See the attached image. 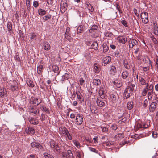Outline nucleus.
Wrapping results in <instances>:
<instances>
[{
  "label": "nucleus",
  "instance_id": "1",
  "mask_svg": "<svg viewBox=\"0 0 158 158\" xmlns=\"http://www.w3.org/2000/svg\"><path fill=\"white\" fill-rule=\"evenodd\" d=\"M139 80L141 84L143 85H146V86L144 88L142 92V94L143 96H145L147 94L148 88V84L146 83V81L142 77H139Z\"/></svg>",
  "mask_w": 158,
  "mask_h": 158
},
{
  "label": "nucleus",
  "instance_id": "2",
  "mask_svg": "<svg viewBox=\"0 0 158 158\" xmlns=\"http://www.w3.org/2000/svg\"><path fill=\"white\" fill-rule=\"evenodd\" d=\"M134 89L130 86H128L125 89L123 96V98L125 99H127L132 95V92Z\"/></svg>",
  "mask_w": 158,
  "mask_h": 158
},
{
  "label": "nucleus",
  "instance_id": "3",
  "mask_svg": "<svg viewBox=\"0 0 158 158\" xmlns=\"http://www.w3.org/2000/svg\"><path fill=\"white\" fill-rule=\"evenodd\" d=\"M49 143L51 148L55 152H59L60 148L54 140H51L49 142Z\"/></svg>",
  "mask_w": 158,
  "mask_h": 158
},
{
  "label": "nucleus",
  "instance_id": "4",
  "mask_svg": "<svg viewBox=\"0 0 158 158\" xmlns=\"http://www.w3.org/2000/svg\"><path fill=\"white\" fill-rule=\"evenodd\" d=\"M83 121V116L82 115L77 114L76 116L75 124L77 125H81Z\"/></svg>",
  "mask_w": 158,
  "mask_h": 158
},
{
  "label": "nucleus",
  "instance_id": "5",
  "mask_svg": "<svg viewBox=\"0 0 158 158\" xmlns=\"http://www.w3.org/2000/svg\"><path fill=\"white\" fill-rule=\"evenodd\" d=\"M141 18L143 23L147 24L149 21L148 14L146 12H143L141 14Z\"/></svg>",
  "mask_w": 158,
  "mask_h": 158
},
{
  "label": "nucleus",
  "instance_id": "6",
  "mask_svg": "<svg viewBox=\"0 0 158 158\" xmlns=\"http://www.w3.org/2000/svg\"><path fill=\"white\" fill-rule=\"evenodd\" d=\"M61 12L64 13L67 9V4L66 1H62L60 4Z\"/></svg>",
  "mask_w": 158,
  "mask_h": 158
},
{
  "label": "nucleus",
  "instance_id": "7",
  "mask_svg": "<svg viewBox=\"0 0 158 158\" xmlns=\"http://www.w3.org/2000/svg\"><path fill=\"white\" fill-rule=\"evenodd\" d=\"M50 69L51 71L54 72L55 73H56L57 75H58L59 73V69L58 66L56 65H53L50 67Z\"/></svg>",
  "mask_w": 158,
  "mask_h": 158
},
{
  "label": "nucleus",
  "instance_id": "8",
  "mask_svg": "<svg viewBox=\"0 0 158 158\" xmlns=\"http://www.w3.org/2000/svg\"><path fill=\"white\" fill-rule=\"evenodd\" d=\"M102 99L101 98H98L96 101L98 106L100 107H103L105 105V103Z\"/></svg>",
  "mask_w": 158,
  "mask_h": 158
},
{
  "label": "nucleus",
  "instance_id": "9",
  "mask_svg": "<svg viewBox=\"0 0 158 158\" xmlns=\"http://www.w3.org/2000/svg\"><path fill=\"white\" fill-rule=\"evenodd\" d=\"M31 145L32 148L36 147L38 149H41L42 148V146L41 144L35 141L32 142L31 143Z\"/></svg>",
  "mask_w": 158,
  "mask_h": 158
},
{
  "label": "nucleus",
  "instance_id": "10",
  "mask_svg": "<svg viewBox=\"0 0 158 158\" xmlns=\"http://www.w3.org/2000/svg\"><path fill=\"white\" fill-rule=\"evenodd\" d=\"M138 43L137 41L134 39L130 40L129 42V47L132 48L134 46L138 44Z\"/></svg>",
  "mask_w": 158,
  "mask_h": 158
},
{
  "label": "nucleus",
  "instance_id": "11",
  "mask_svg": "<svg viewBox=\"0 0 158 158\" xmlns=\"http://www.w3.org/2000/svg\"><path fill=\"white\" fill-rule=\"evenodd\" d=\"M117 40L120 43L124 44L127 41V39L123 36H119L117 38Z\"/></svg>",
  "mask_w": 158,
  "mask_h": 158
},
{
  "label": "nucleus",
  "instance_id": "12",
  "mask_svg": "<svg viewBox=\"0 0 158 158\" xmlns=\"http://www.w3.org/2000/svg\"><path fill=\"white\" fill-rule=\"evenodd\" d=\"M30 123L32 124L36 125L39 123V121L37 119L33 117H31L29 118Z\"/></svg>",
  "mask_w": 158,
  "mask_h": 158
},
{
  "label": "nucleus",
  "instance_id": "13",
  "mask_svg": "<svg viewBox=\"0 0 158 158\" xmlns=\"http://www.w3.org/2000/svg\"><path fill=\"white\" fill-rule=\"evenodd\" d=\"M98 94L102 98H104L106 96V94L102 87L100 88Z\"/></svg>",
  "mask_w": 158,
  "mask_h": 158
},
{
  "label": "nucleus",
  "instance_id": "14",
  "mask_svg": "<svg viewBox=\"0 0 158 158\" xmlns=\"http://www.w3.org/2000/svg\"><path fill=\"white\" fill-rule=\"evenodd\" d=\"M111 83H113L115 86L118 88L120 87L122 85V84L121 82L118 80H112V81L111 82Z\"/></svg>",
  "mask_w": 158,
  "mask_h": 158
},
{
  "label": "nucleus",
  "instance_id": "15",
  "mask_svg": "<svg viewBox=\"0 0 158 158\" xmlns=\"http://www.w3.org/2000/svg\"><path fill=\"white\" fill-rule=\"evenodd\" d=\"M117 96L113 94H111L110 95V100L113 103L116 102L117 101Z\"/></svg>",
  "mask_w": 158,
  "mask_h": 158
},
{
  "label": "nucleus",
  "instance_id": "16",
  "mask_svg": "<svg viewBox=\"0 0 158 158\" xmlns=\"http://www.w3.org/2000/svg\"><path fill=\"white\" fill-rule=\"evenodd\" d=\"M157 105V104L156 102H152L150 105L149 108V111L152 112L154 111L156 108V106Z\"/></svg>",
  "mask_w": 158,
  "mask_h": 158
},
{
  "label": "nucleus",
  "instance_id": "17",
  "mask_svg": "<svg viewBox=\"0 0 158 158\" xmlns=\"http://www.w3.org/2000/svg\"><path fill=\"white\" fill-rule=\"evenodd\" d=\"M30 112L35 114H38L39 113L38 109L35 107H32L29 109Z\"/></svg>",
  "mask_w": 158,
  "mask_h": 158
},
{
  "label": "nucleus",
  "instance_id": "18",
  "mask_svg": "<svg viewBox=\"0 0 158 158\" xmlns=\"http://www.w3.org/2000/svg\"><path fill=\"white\" fill-rule=\"evenodd\" d=\"M43 48L46 50H48L50 48V46L48 42H44L43 44Z\"/></svg>",
  "mask_w": 158,
  "mask_h": 158
},
{
  "label": "nucleus",
  "instance_id": "19",
  "mask_svg": "<svg viewBox=\"0 0 158 158\" xmlns=\"http://www.w3.org/2000/svg\"><path fill=\"white\" fill-rule=\"evenodd\" d=\"M25 131L27 133H30L32 134L35 133V131L33 128L31 127H27L25 129Z\"/></svg>",
  "mask_w": 158,
  "mask_h": 158
},
{
  "label": "nucleus",
  "instance_id": "20",
  "mask_svg": "<svg viewBox=\"0 0 158 158\" xmlns=\"http://www.w3.org/2000/svg\"><path fill=\"white\" fill-rule=\"evenodd\" d=\"M85 27L83 25H81L79 26L77 29V34H79L82 32L84 31Z\"/></svg>",
  "mask_w": 158,
  "mask_h": 158
},
{
  "label": "nucleus",
  "instance_id": "21",
  "mask_svg": "<svg viewBox=\"0 0 158 158\" xmlns=\"http://www.w3.org/2000/svg\"><path fill=\"white\" fill-rule=\"evenodd\" d=\"M153 31L154 34L156 35H158V27L156 23H154Z\"/></svg>",
  "mask_w": 158,
  "mask_h": 158
},
{
  "label": "nucleus",
  "instance_id": "22",
  "mask_svg": "<svg viewBox=\"0 0 158 158\" xmlns=\"http://www.w3.org/2000/svg\"><path fill=\"white\" fill-rule=\"evenodd\" d=\"M67 129V128L65 127H64L63 128L60 127L59 128V133L63 136L65 133Z\"/></svg>",
  "mask_w": 158,
  "mask_h": 158
},
{
  "label": "nucleus",
  "instance_id": "23",
  "mask_svg": "<svg viewBox=\"0 0 158 158\" xmlns=\"http://www.w3.org/2000/svg\"><path fill=\"white\" fill-rule=\"evenodd\" d=\"M43 68V66L40 64V63H38L37 66V73L39 74H40Z\"/></svg>",
  "mask_w": 158,
  "mask_h": 158
},
{
  "label": "nucleus",
  "instance_id": "24",
  "mask_svg": "<svg viewBox=\"0 0 158 158\" xmlns=\"http://www.w3.org/2000/svg\"><path fill=\"white\" fill-rule=\"evenodd\" d=\"M6 94V89H0V97H3Z\"/></svg>",
  "mask_w": 158,
  "mask_h": 158
},
{
  "label": "nucleus",
  "instance_id": "25",
  "mask_svg": "<svg viewBox=\"0 0 158 158\" xmlns=\"http://www.w3.org/2000/svg\"><path fill=\"white\" fill-rule=\"evenodd\" d=\"M148 99H150L152 98L153 94H155V93L153 92L154 90L148 89Z\"/></svg>",
  "mask_w": 158,
  "mask_h": 158
},
{
  "label": "nucleus",
  "instance_id": "26",
  "mask_svg": "<svg viewBox=\"0 0 158 158\" xmlns=\"http://www.w3.org/2000/svg\"><path fill=\"white\" fill-rule=\"evenodd\" d=\"M27 84L28 86L31 87H33L34 86V84L33 81H32L29 79H28L27 80Z\"/></svg>",
  "mask_w": 158,
  "mask_h": 158
},
{
  "label": "nucleus",
  "instance_id": "27",
  "mask_svg": "<svg viewBox=\"0 0 158 158\" xmlns=\"http://www.w3.org/2000/svg\"><path fill=\"white\" fill-rule=\"evenodd\" d=\"M93 83L95 85L98 86L101 84V82L99 79H94L93 80Z\"/></svg>",
  "mask_w": 158,
  "mask_h": 158
},
{
  "label": "nucleus",
  "instance_id": "28",
  "mask_svg": "<svg viewBox=\"0 0 158 158\" xmlns=\"http://www.w3.org/2000/svg\"><path fill=\"white\" fill-rule=\"evenodd\" d=\"M110 72L111 74L114 75L116 72L115 67L114 66H112L111 68Z\"/></svg>",
  "mask_w": 158,
  "mask_h": 158
},
{
  "label": "nucleus",
  "instance_id": "29",
  "mask_svg": "<svg viewBox=\"0 0 158 158\" xmlns=\"http://www.w3.org/2000/svg\"><path fill=\"white\" fill-rule=\"evenodd\" d=\"M124 65L125 67L127 69L130 68V64L127 60H124Z\"/></svg>",
  "mask_w": 158,
  "mask_h": 158
},
{
  "label": "nucleus",
  "instance_id": "30",
  "mask_svg": "<svg viewBox=\"0 0 158 158\" xmlns=\"http://www.w3.org/2000/svg\"><path fill=\"white\" fill-rule=\"evenodd\" d=\"M129 73L127 71H123L122 73V77L124 79H126L128 76Z\"/></svg>",
  "mask_w": 158,
  "mask_h": 158
},
{
  "label": "nucleus",
  "instance_id": "31",
  "mask_svg": "<svg viewBox=\"0 0 158 158\" xmlns=\"http://www.w3.org/2000/svg\"><path fill=\"white\" fill-rule=\"evenodd\" d=\"M91 47L92 48L95 50H97L98 48V45L97 43L96 42H94L91 45Z\"/></svg>",
  "mask_w": 158,
  "mask_h": 158
},
{
  "label": "nucleus",
  "instance_id": "32",
  "mask_svg": "<svg viewBox=\"0 0 158 158\" xmlns=\"http://www.w3.org/2000/svg\"><path fill=\"white\" fill-rule=\"evenodd\" d=\"M94 71L96 73H98L99 72L100 68L97 64L95 63L94 64Z\"/></svg>",
  "mask_w": 158,
  "mask_h": 158
},
{
  "label": "nucleus",
  "instance_id": "33",
  "mask_svg": "<svg viewBox=\"0 0 158 158\" xmlns=\"http://www.w3.org/2000/svg\"><path fill=\"white\" fill-rule=\"evenodd\" d=\"M127 107L129 110L132 109L133 107V102H128L127 104Z\"/></svg>",
  "mask_w": 158,
  "mask_h": 158
},
{
  "label": "nucleus",
  "instance_id": "34",
  "mask_svg": "<svg viewBox=\"0 0 158 158\" xmlns=\"http://www.w3.org/2000/svg\"><path fill=\"white\" fill-rule=\"evenodd\" d=\"M39 14L40 15H45L46 13V12L44 10L40 8L38 10Z\"/></svg>",
  "mask_w": 158,
  "mask_h": 158
},
{
  "label": "nucleus",
  "instance_id": "35",
  "mask_svg": "<svg viewBox=\"0 0 158 158\" xmlns=\"http://www.w3.org/2000/svg\"><path fill=\"white\" fill-rule=\"evenodd\" d=\"M103 51L104 53L107 52L109 49V47L106 43L103 44Z\"/></svg>",
  "mask_w": 158,
  "mask_h": 158
},
{
  "label": "nucleus",
  "instance_id": "36",
  "mask_svg": "<svg viewBox=\"0 0 158 158\" xmlns=\"http://www.w3.org/2000/svg\"><path fill=\"white\" fill-rule=\"evenodd\" d=\"M65 135H66V137H67L68 139L69 140H71L72 139V136L70 135V133H69V131L67 129L66 130L65 133Z\"/></svg>",
  "mask_w": 158,
  "mask_h": 158
},
{
  "label": "nucleus",
  "instance_id": "37",
  "mask_svg": "<svg viewBox=\"0 0 158 158\" xmlns=\"http://www.w3.org/2000/svg\"><path fill=\"white\" fill-rule=\"evenodd\" d=\"M90 52H89H89L87 51L85 52V53L84 55V56L86 57L85 58L89 59L91 58L92 54H91V52L90 53Z\"/></svg>",
  "mask_w": 158,
  "mask_h": 158
},
{
  "label": "nucleus",
  "instance_id": "38",
  "mask_svg": "<svg viewBox=\"0 0 158 158\" xmlns=\"http://www.w3.org/2000/svg\"><path fill=\"white\" fill-rule=\"evenodd\" d=\"M51 15L49 14L48 15H46L44 16L43 18V19L44 20V22L47 21L48 20L50 19L51 18Z\"/></svg>",
  "mask_w": 158,
  "mask_h": 158
},
{
  "label": "nucleus",
  "instance_id": "39",
  "mask_svg": "<svg viewBox=\"0 0 158 158\" xmlns=\"http://www.w3.org/2000/svg\"><path fill=\"white\" fill-rule=\"evenodd\" d=\"M69 78V74L66 73L62 76L61 80L63 81L64 79L68 80Z\"/></svg>",
  "mask_w": 158,
  "mask_h": 158
},
{
  "label": "nucleus",
  "instance_id": "40",
  "mask_svg": "<svg viewBox=\"0 0 158 158\" xmlns=\"http://www.w3.org/2000/svg\"><path fill=\"white\" fill-rule=\"evenodd\" d=\"M89 149L91 151L100 155V153L98 152V151L94 148L91 147H89Z\"/></svg>",
  "mask_w": 158,
  "mask_h": 158
},
{
  "label": "nucleus",
  "instance_id": "41",
  "mask_svg": "<svg viewBox=\"0 0 158 158\" xmlns=\"http://www.w3.org/2000/svg\"><path fill=\"white\" fill-rule=\"evenodd\" d=\"M65 37L66 39H67L68 40H69L70 42L72 40V38L69 35V34L68 32L65 33Z\"/></svg>",
  "mask_w": 158,
  "mask_h": 158
},
{
  "label": "nucleus",
  "instance_id": "42",
  "mask_svg": "<svg viewBox=\"0 0 158 158\" xmlns=\"http://www.w3.org/2000/svg\"><path fill=\"white\" fill-rule=\"evenodd\" d=\"M36 35L34 33H32L31 34L30 37V40L31 41H32L36 39Z\"/></svg>",
  "mask_w": 158,
  "mask_h": 158
},
{
  "label": "nucleus",
  "instance_id": "43",
  "mask_svg": "<svg viewBox=\"0 0 158 158\" xmlns=\"http://www.w3.org/2000/svg\"><path fill=\"white\" fill-rule=\"evenodd\" d=\"M98 28V26L94 25L92 26L91 28L89 30V31L92 32V31H94V30H96Z\"/></svg>",
  "mask_w": 158,
  "mask_h": 158
},
{
  "label": "nucleus",
  "instance_id": "44",
  "mask_svg": "<svg viewBox=\"0 0 158 158\" xmlns=\"http://www.w3.org/2000/svg\"><path fill=\"white\" fill-rule=\"evenodd\" d=\"M139 47H137L136 48L135 47L133 49L134 51V53L135 54H137L138 53H139Z\"/></svg>",
  "mask_w": 158,
  "mask_h": 158
},
{
  "label": "nucleus",
  "instance_id": "45",
  "mask_svg": "<svg viewBox=\"0 0 158 158\" xmlns=\"http://www.w3.org/2000/svg\"><path fill=\"white\" fill-rule=\"evenodd\" d=\"M111 60H103L102 62V65L104 66H106L108 63L110 62Z\"/></svg>",
  "mask_w": 158,
  "mask_h": 158
},
{
  "label": "nucleus",
  "instance_id": "46",
  "mask_svg": "<svg viewBox=\"0 0 158 158\" xmlns=\"http://www.w3.org/2000/svg\"><path fill=\"white\" fill-rule=\"evenodd\" d=\"M73 143L78 148H79L80 146V144L79 142L76 140L73 141Z\"/></svg>",
  "mask_w": 158,
  "mask_h": 158
},
{
  "label": "nucleus",
  "instance_id": "47",
  "mask_svg": "<svg viewBox=\"0 0 158 158\" xmlns=\"http://www.w3.org/2000/svg\"><path fill=\"white\" fill-rule=\"evenodd\" d=\"M44 155L45 158H54L53 156L48 154L47 153H44Z\"/></svg>",
  "mask_w": 158,
  "mask_h": 158
},
{
  "label": "nucleus",
  "instance_id": "48",
  "mask_svg": "<svg viewBox=\"0 0 158 158\" xmlns=\"http://www.w3.org/2000/svg\"><path fill=\"white\" fill-rule=\"evenodd\" d=\"M30 0H26L27 7L28 10H30L29 9L30 7Z\"/></svg>",
  "mask_w": 158,
  "mask_h": 158
},
{
  "label": "nucleus",
  "instance_id": "49",
  "mask_svg": "<svg viewBox=\"0 0 158 158\" xmlns=\"http://www.w3.org/2000/svg\"><path fill=\"white\" fill-rule=\"evenodd\" d=\"M41 102V100L40 99H38L37 98H35V104H36L37 105H38Z\"/></svg>",
  "mask_w": 158,
  "mask_h": 158
},
{
  "label": "nucleus",
  "instance_id": "50",
  "mask_svg": "<svg viewBox=\"0 0 158 158\" xmlns=\"http://www.w3.org/2000/svg\"><path fill=\"white\" fill-rule=\"evenodd\" d=\"M115 6L116 9L118 10L119 11V12L120 13H121L122 12L121 11V10L120 9V6H119V4H118V2H116V3Z\"/></svg>",
  "mask_w": 158,
  "mask_h": 158
},
{
  "label": "nucleus",
  "instance_id": "51",
  "mask_svg": "<svg viewBox=\"0 0 158 158\" xmlns=\"http://www.w3.org/2000/svg\"><path fill=\"white\" fill-rule=\"evenodd\" d=\"M120 53L118 52H116L114 53V57H115L116 58H120Z\"/></svg>",
  "mask_w": 158,
  "mask_h": 158
},
{
  "label": "nucleus",
  "instance_id": "52",
  "mask_svg": "<svg viewBox=\"0 0 158 158\" xmlns=\"http://www.w3.org/2000/svg\"><path fill=\"white\" fill-rule=\"evenodd\" d=\"M121 23L125 27H128L127 23L125 20H122L121 21Z\"/></svg>",
  "mask_w": 158,
  "mask_h": 158
},
{
  "label": "nucleus",
  "instance_id": "53",
  "mask_svg": "<svg viewBox=\"0 0 158 158\" xmlns=\"http://www.w3.org/2000/svg\"><path fill=\"white\" fill-rule=\"evenodd\" d=\"M35 98L31 97L30 99V102L31 103L35 104Z\"/></svg>",
  "mask_w": 158,
  "mask_h": 158
},
{
  "label": "nucleus",
  "instance_id": "54",
  "mask_svg": "<svg viewBox=\"0 0 158 158\" xmlns=\"http://www.w3.org/2000/svg\"><path fill=\"white\" fill-rule=\"evenodd\" d=\"M86 5L87 6V7L88 8L89 7H91V8L90 9L91 10V12H93V11L94 9L93 6L89 2H88L87 3H86Z\"/></svg>",
  "mask_w": 158,
  "mask_h": 158
},
{
  "label": "nucleus",
  "instance_id": "55",
  "mask_svg": "<svg viewBox=\"0 0 158 158\" xmlns=\"http://www.w3.org/2000/svg\"><path fill=\"white\" fill-rule=\"evenodd\" d=\"M111 127L112 129L114 130H116L117 129V126L115 124L112 125L111 126Z\"/></svg>",
  "mask_w": 158,
  "mask_h": 158
},
{
  "label": "nucleus",
  "instance_id": "56",
  "mask_svg": "<svg viewBox=\"0 0 158 158\" xmlns=\"http://www.w3.org/2000/svg\"><path fill=\"white\" fill-rule=\"evenodd\" d=\"M79 82L81 85H84L85 82V80L82 78H81L79 80Z\"/></svg>",
  "mask_w": 158,
  "mask_h": 158
},
{
  "label": "nucleus",
  "instance_id": "57",
  "mask_svg": "<svg viewBox=\"0 0 158 158\" xmlns=\"http://www.w3.org/2000/svg\"><path fill=\"white\" fill-rule=\"evenodd\" d=\"M39 3L37 1H35L33 2V6L35 8H36L39 6Z\"/></svg>",
  "mask_w": 158,
  "mask_h": 158
},
{
  "label": "nucleus",
  "instance_id": "58",
  "mask_svg": "<svg viewBox=\"0 0 158 158\" xmlns=\"http://www.w3.org/2000/svg\"><path fill=\"white\" fill-rule=\"evenodd\" d=\"M102 130L103 132H107L108 131L107 128L104 127H101Z\"/></svg>",
  "mask_w": 158,
  "mask_h": 158
},
{
  "label": "nucleus",
  "instance_id": "59",
  "mask_svg": "<svg viewBox=\"0 0 158 158\" xmlns=\"http://www.w3.org/2000/svg\"><path fill=\"white\" fill-rule=\"evenodd\" d=\"M64 158H74L73 154H71L69 155H66L65 157H64Z\"/></svg>",
  "mask_w": 158,
  "mask_h": 158
},
{
  "label": "nucleus",
  "instance_id": "60",
  "mask_svg": "<svg viewBox=\"0 0 158 158\" xmlns=\"http://www.w3.org/2000/svg\"><path fill=\"white\" fill-rule=\"evenodd\" d=\"M148 102L147 99H145L143 102V106L144 107L147 106V105L148 104Z\"/></svg>",
  "mask_w": 158,
  "mask_h": 158
},
{
  "label": "nucleus",
  "instance_id": "61",
  "mask_svg": "<svg viewBox=\"0 0 158 158\" xmlns=\"http://www.w3.org/2000/svg\"><path fill=\"white\" fill-rule=\"evenodd\" d=\"M7 27L9 31H11L12 29L11 24L10 23H8L7 24Z\"/></svg>",
  "mask_w": 158,
  "mask_h": 158
},
{
  "label": "nucleus",
  "instance_id": "62",
  "mask_svg": "<svg viewBox=\"0 0 158 158\" xmlns=\"http://www.w3.org/2000/svg\"><path fill=\"white\" fill-rule=\"evenodd\" d=\"M127 120L126 118L124 117L121 119L119 121L121 122V123H124L126 122Z\"/></svg>",
  "mask_w": 158,
  "mask_h": 158
},
{
  "label": "nucleus",
  "instance_id": "63",
  "mask_svg": "<svg viewBox=\"0 0 158 158\" xmlns=\"http://www.w3.org/2000/svg\"><path fill=\"white\" fill-rule=\"evenodd\" d=\"M133 11L135 15L137 17H139V14L137 13V10H136V9L134 8V9Z\"/></svg>",
  "mask_w": 158,
  "mask_h": 158
},
{
  "label": "nucleus",
  "instance_id": "64",
  "mask_svg": "<svg viewBox=\"0 0 158 158\" xmlns=\"http://www.w3.org/2000/svg\"><path fill=\"white\" fill-rule=\"evenodd\" d=\"M42 110L43 111H44L46 112H48V110L46 107H43Z\"/></svg>",
  "mask_w": 158,
  "mask_h": 158
}]
</instances>
